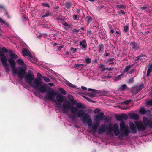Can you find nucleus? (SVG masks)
<instances>
[{"label": "nucleus", "mask_w": 152, "mask_h": 152, "mask_svg": "<svg viewBox=\"0 0 152 152\" xmlns=\"http://www.w3.org/2000/svg\"><path fill=\"white\" fill-rule=\"evenodd\" d=\"M42 5L44 7H47L48 8H50V5L46 3H42Z\"/></svg>", "instance_id": "nucleus-29"}, {"label": "nucleus", "mask_w": 152, "mask_h": 152, "mask_svg": "<svg viewBox=\"0 0 152 152\" xmlns=\"http://www.w3.org/2000/svg\"><path fill=\"white\" fill-rule=\"evenodd\" d=\"M134 70H135L134 69H132L128 72V73L129 74H132L134 72Z\"/></svg>", "instance_id": "nucleus-45"}, {"label": "nucleus", "mask_w": 152, "mask_h": 152, "mask_svg": "<svg viewBox=\"0 0 152 152\" xmlns=\"http://www.w3.org/2000/svg\"><path fill=\"white\" fill-rule=\"evenodd\" d=\"M118 13L119 14H124L125 12L124 11L120 10L118 12Z\"/></svg>", "instance_id": "nucleus-48"}, {"label": "nucleus", "mask_w": 152, "mask_h": 152, "mask_svg": "<svg viewBox=\"0 0 152 152\" xmlns=\"http://www.w3.org/2000/svg\"><path fill=\"white\" fill-rule=\"evenodd\" d=\"M146 104L147 105L152 106V100L147 102L146 103Z\"/></svg>", "instance_id": "nucleus-44"}, {"label": "nucleus", "mask_w": 152, "mask_h": 152, "mask_svg": "<svg viewBox=\"0 0 152 152\" xmlns=\"http://www.w3.org/2000/svg\"><path fill=\"white\" fill-rule=\"evenodd\" d=\"M114 60V58H110V59H109L108 60V62H111V61H113Z\"/></svg>", "instance_id": "nucleus-55"}, {"label": "nucleus", "mask_w": 152, "mask_h": 152, "mask_svg": "<svg viewBox=\"0 0 152 152\" xmlns=\"http://www.w3.org/2000/svg\"><path fill=\"white\" fill-rule=\"evenodd\" d=\"M59 90L60 92V93L62 94H64V95L66 94V91L64 90L63 89V88H60L59 89Z\"/></svg>", "instance_id": "nucleus-23"}, {"label": "nucleus", "mask_w": 152, "mask_h": 152, "mask_svg": "<svg viewBox=\"0 0 152 152\" xmlns=\"http://www.w3.org/2000/svg\"><path fill=\"white\" fill-rule=\"evenodd\" d=\"M139 112L141 115L142 114V107L140 108Z\"/></svg>", "instance_id": "nucleus-52"}, {"label": "nucleus", "mask_w": 152, "mask_h": 152, "mask_svg": "<svg viewBox=\"0 0 152 152\" xmlns=\"http://www.w3.org/2000/svg\"><path fill=\"white\" fill-rule=\"evenodd\" d=\"M81 88L82 89L84 90H87V88L86 87L84 86H81Z\"/></svg>", "instance_id": "nucleus-53"}, {"label": "nucleus", "mask_w": 152, "mask_h": 152, "mask_svg": "<svg viewBox=\"0 0 152 152\" xmlns=\"http://www.w3.org/2000/svg\"><path fill=\"white\" fill-rule=\"evenodd\" d=\"M17 62L18 64L22 66H21L23 67V68H24V67L25 66L26 69V66L24 62L21 59H18L17 61Z\"/></svg>", "instance_id": "nucleus-16"}, {"label": "nucleus", "mask_w": 152, "mask_h": 152, "mask_svg": "<svg viewBox=\"0 0 152 152\" xmlns=\"http://www.w3.org/2000/svg\"><path fill=\"white\" fill-rule=\"evenodd\" d=\"M107 76H102V78L103 79H106L107 78H106Z\"/></svg>", "instance_id": "nucleus-63"}, {"label": "nucleus", "mask_w": 152, "mask_h": 152, "mask_svg": "<svg viewBox=\"0 0 152 152\" xmlns=\"http://www.w3.org/2000/svg\"><path fill=\"white\" fill-rule=\"evenodd\" d=\"M87 21L89 23L92 20V18L91 16H88L86 17Z\"/></svg>", "instance_id": "nucleus-31"}, {"label": "nucleus", "mask_w": 152, "mask_h": 152, "mask_svg": "<svg viewBox=\"0 0 152 152\" xmlns=\"http://www.w3.org/2000/svg\"><path fill=\"white\" fill-rule=\"evenodd\" d=\"M57 20H58L60 21V22H63L64 21V20L62 18H57Z\"/></svg>", "instance_id": "nucleus-43"}, {"label": "nucleus", "mask_w": 152, "mask_h": 152, "mask_svg": "<svg viewBox=\"0 0 152 152\" xmlns=\"http://www.w3.org/2000/svg\"><path fill=\"white\" fill-rule=\"evenodd\" d=\"M37 76L38 79L39 80H41L43 78L42 75L39 73H37Z\"/></svg>", "instance_id": "nucleus-24"}, {"label": "nucleus", "mask_w": 152, "mask_h": 152, "mask_svg": "<svg viewBox=\"0 0 152 152\" xmlns=\"http://www.w3.org/2000/svg\"><path fill=\"white\" fill-rule=\"evenodd\" d=\"M88 95L91 97H94L95 96V94H92L89 93L88 94Z\"/></svg>", "instance_id": "nucleus-50"}, {"label": "nucleus", "mask_w": 152, "mask_h": 152, "mask_svg": "<svg viewBox=\"0 0 152 152\" xmlns=\"http://www.w3.org/2000/svg\"><path fill=\"white\" fill-rule=\"evenodd\" d=\"M98 51L99 53H102L104 51V46L102 44L99 45L98 47Z\"/></svg>", "instance_id": "nucleus-15"}, {"label": "nucleus", "mask_w": 152, "mask_h": 152, "mask_svg": "<svg viewBox=\"0 0 152 152\" xmlns=\"http://www.w3.org/2000/svg\"><path fill=\"white\" fill-rule=\"evenodd\" d=\"M121 108L122 109H124V110H126V109H127V108L126 106V107L124 106V107H121Z\"/></svg>", "instance_id": "nucleus-62"}, {"label": "nucleus", "mask_w": 152, "mask_h": 152, "mask_svg": "<svg viewBox=\"0 0 152 152\" xmlns=\"http://www.w3.org/2000/svg\"><path fill=\"white\" fill-rule=\"evenodd\" d=\"M69 102H64L61 107L62 110L64 113L67 114L69 109H70L72 114L68 115L69 117L71 120L75 119L76 115L78 118H81L83 123L85 124L86 123L89 129L92 131L93 135L95 134L97 132L99 134H102L104 132L108 130V128L105 124H101L99 126L96 124L92 125V119L90 116L87 113L84 114L85 111L83 109H78L75 107L72 106L69 107Z\"/></svg>", "instance_id": "nucleus-2"}, {"label": "nucleus", "mask_w": 152, "mask_h": 152, "mask_svg": "<svg viewBox=\"0 0 152 152\" xmlns=\"http://www.w3.org/2000/svg\"><path fill=\"white\" fill-rule=\"evenodd\" d=\"M2 50L5 53H7L8 52V50L7 49L4 47H3L2 49Z\"/></svg>", "instance_id": "nucleus-41"}, {"label": "nucleus", "mask_w": 152, "mask_h": 152, "mask_svg": "<svg viewBox=\"0 0 152 152\" xmlns=\"http://www.w3.org/2000/svg\"><path fill=\"white\" fill-rule=\"evenodd\" d=\"M143 124L148 126L150 128H152V121L148 120L145 117H143Z\"/></svg>", "instance_id": "nucleus-10"}, {"label": "nucleus", "mask_w": 152, "mask_h": 152, "mask_svg": "<svg viewBox=\"0 0 152 152\" xmlns=\"http://www.w3.org/2000/svg\"><path fill=\"white\" fill-rule=\"evenodd\" d=\"M79 44L81 47V48L86 49L87 47V45L86 40L83 39L80 41L79 42Z\"/></svg>", "instance_id": "nucleus-12"}, {"label": "nucleus", "mask_w": 152, "mask_h": 152, "mask_svg": "<svg viewBox=\"0 0 152 152\" xmlns=\"http://www.w3.org/2000/svg\"><path fill=\"white\" fill-rule=\"evenodd\" d=\"M127 88V86L126 84H123L119 88V90L120 91H123L125 90Z\"/></svg>", "instance_id": "nucleus-21"}, {"label": "nucleus", "mask_w": 152, "mask_h": 152, "mask_svg": "<svg viewBox=\"0 0 152 152\" xmlns=\"http://www.w3.org/2000/svg\"><path fill=\"white\" fill-rule=\"evenodd\" d=\"M101 111V110L99 108H96L94 110V112L95 113H99Z\"/></svg>", "instance_id": "nucleus-34"}, {"label": "nucleus", "mask_w": 152, "mask_h": 152, "mask_svg": "<svg viewBox=\"0 0 152 152\" xmlns=\"http://www.w3.org/2000/svg\"><path fill=\"white\" fill-rule=\"evenodd\" d=\"M74 102H76L77 103V107L78 108H86L85 106H83V104L80 103L79 102H77L76 101H75Z\"/></svg>", "instance_id": "nucleus-18"}, {"label": "nucleus", "mask_w": 152, "mask_h": 152, "mask_svg": "<svg viewBox=\"0 0 152 152\" xmlns=\"http://www.w3.org/2000/svg\"><path fill=\"white\" fill-rule=\"evenodd\" d=\"M78 18V16L77 15H73V18L74 20H77V18Z\"/></svg>", "instance_id": "nucleus-47"}, {"label": "nucleus", "mask_w": 152, "mask_h": 152, "mask_svg": "<svg viewBox=\"0 0 152 152\" xmlns=\"http://www.w3.org/2000/svg\"><path fill=\"white\" fill-rule=\"evenodd\" d=\"M72 4V3L67 2L66 4V7L67 9H69L71 7Z\"/></svg>", "instance_id": "nucleus-27"}, {"label": "nucleus", "mask_w": 152, "mask_h": 152, "mask_svg": "<svg viewBox=\"0 0 152 152\" xmlns=\"http://www.w3.org/2000/svg\"><path fill=\"white\" fill-rule=\"evenodd\" d=\"M112 130L110 127H109V131L107 132V134L110 135H112L113 133H112Z\"/></svg>", "instance_id": "nucleus-37"}, {"label": "nucleus", "mask_w": 152, "mask_h": 152, "mask_svg": "<svg viewBox=\"0 0 152 152\" xmlns=\"http://www.w3.org/2000/svg\"><path fill=\"white\" fill-rule=\"evenodd\" d=\"M61 23L63 25H64V26H67L69 27V28H70L71 27V26L70 25L68 24L66 22H64V21L63 22H62Z\"/></svg>", "instance_id": "nucleus-30"}, {"label": "nucleus", "mask_w": 152, "mask_h": 152, "mask_svg": "<svg viewBox=\"0 0 152 152\" xmlns=\"http://www.w3.org/2000/svg\"><path fill=\"white\" fill-rule=\"evenodd\" d=\"M68 98L69 100L71 101H72L74 100V99L73 96L71 95H69L68 96Z\"/></svg>", "instance_id": "nucleus-28"}, {"label": "nucleus", "mask_w": 152, "mask_h": 152, "mask_svg": "<svg viewBox=\"0 0 152 152\" xmlns=\"http://www.w3.org/2000/svg\"><path fill=\"white\" fill-rule=\"evenodd\" d=\"M129 126L132 132L133 133H135L137 132V127L139 131H141L142 129V123L136 121L135 124L131 121H129Z\"/></svg>", "instance_id": "nucleus-5"}, {"label": "nucleus", "mask_w": 152, "mask_h": 152, "mask_svg": "<svg viewBox=\"0 0 152 152\" xmlns=\"http://www.w3.org/2000/svg\"><path fill=\"white\" fill-rule=\"evenodd\" d=\"M107 69V68H104V67H103V68H102L101 69V71L102 72V71H104L106 69Z\"/></svg>", "instance_id": "nucleus-56"}, {"label": "nucleus", "mask_w": 152, "mask_h": 152, "mask_svg": "<svg viewBox=\"0 0 152 152\" xmlns=\"http://www.w3.org/2000/svg\"><path fill=\"white\" fill-rule=\"evenodd\" d=\"M70 50L71 51H72L73 53H74L76 52L77 49L76 48H71L70 49Z\"/></svg>", "instance_id": "nucleus-38"}, {"label": "nucleus", "mask_w": 152, "mask_h": 152, "mask_svg": "<svg viewBox=\"0 0 152 152\" xmlns=\"http://www.w3.org/2000/svg\"><path fill=\"white\" fill-rule=\"evenodd\" d=\"M104 67V65L103 64H101L99 66V68H103Z\"/></svg>", "instance_id": "nucleus-54"}, {"label": "nucleus", "mask_w": 152, "mask_h": 152, "mask_svg": "<svg viewBox=\"0 0 152 152\" xmlns=\"http://www.w3.org/2000/svg\"><path fill=\"white\" fill-rule=\"evenodd\" d=\"M126 7V6L123 5H117L116 8L117 9H123Z\"/></svg>", "instance_id": "nucleus-26"}, {"label": "nucleus", "mask_w": 152, "mask_h": 152, "mask_svg": "<svg viewBox=\"0 0 152 152\" xmlns=\"http://www.w3.org/2000/svg\"><path fill=\"white\" fill-rule=\"evenodd\" d=\"M131 100H126L123 102V103L126 104H128L131 101Z\"/></svg>", "instance_id": "nucleus-46"}, {"label": "nucleus", "mask_w": 152, "mask_h": 152, "mask_svg": "<svg viewBox=\"0 0 152 152\" xmlns=\"http://www.w3.org/2000/svg\"><path fill=\"white\" fill-rule=\"evenodd\" d=\"M113 69V68H107V69H108V70L109 71H111Z\"/></svg>", "instance_id": "nucleus-59"}, {"label": "nucleus", "mask_w": 152, "mask_h": 152, "mask_svg": "<svg viewBox=\"0 0 152 152\" xmlns=\"http://www.w3.org/2000/svg\"><path fill=\"white\" fill-rule=\"evenodd\" d=\"M87 33L88 34H91V30H87Z\"/></svg>", "instance_id": "nucleus-61"}, {"label": "nucleus", "mask_w": 152, "mask_h": 152, "mask_svg": "<svg viewBox=\"0 0 152 152\" xmlns=\"http://www.w3.org/2000/svg\"><path fill=\"white\" fill-rule=\"evenodd\" d=\"M123 75V74H121L119 75H118L114 79V80L115 81H116L119 80L121 78L122 76Z\"/></svg>", "instance_id": "nucleus-22"}, {"label": "nucleus", "mask_w": 152, "mask_h": 152, "mask_svg": "<svg viewBox=\"0 0 152 152\" xmlns=\"http://www.w3.org/2000/svg\"><path fill=\"white\" fill-rule=\"evenodd\" d=\"M42 79L46 82H48L50 81L49 78L47 77L43 76Z\"/></svg>", "instance_id": "nucleus-33"}, {"label": "nucleus", "mask_w": 152, "mask_h": 152, "mask_svg": "<svg viewBox=\"0 0 152 152\" xmlns=\"http://www.w3.org/2000/svg\"><path fill=\"white\" fill-rule=\"evenodd\" d=\"M128 27L127 26H125L124 28V31L126 33L128 31Z\"/></svg>", "instance_id": "nucleus-35"}, {"label": "nucleus", "mask_w": 152, "mask_h": 152, "mask_svg": "<svg viewBox=\"0 0 152 152\" xmlns=\"http://www.w3.org/2000/svg\"><path fill=\"white\" fill-rule=\"evenodd\" d=\"M0 23H4V22L3 20V19L1 18H0Z\"/></svg>", "instance_id": "nucleus-57"}, {"label": "nucleus", "mask_w": 152, "mask_h": 152, "mask_svg": "<svg viewBox=\"0 0 152 152\" xmlns=\"http://www.w3.org/2000/svg\"><path fill=\"white\" fill-rule=\"evenodd\" d=\"M106 78L108 79H110L112 78V76L111 75H108L106 77Z\"/></svg>", "instance_id": "nucleus-58"}, {"label": "nucleus", "mask_w": 152, "mask_h": 152, "mask_svg": "<svg viewBox=\"0 0 152 152\" xmlns=\"http://www.w3.org/2000/svg\"><path fill=\"white\" fill-rule=\"evenodd\" d=\"M134 81V79L133 78H132L129 79L128 81L129 83H133Z\"/></svg>", "instance_id": "nucleus-32"}, {"label": "nucleus", "mask_w": 152, "mask_h": 152, "mask_svg": "<svg viewBox=\"0 0 152 152\" xmlns=\"http://www.w3.org/2000/svg\"><path fill=\"white\" fill-rule=\"evenodd\" d=\"M88 91H92V92H94V91H97V90H94L91 88H89L88 89Z\"/></svg>", "instance_id": "nucleus-49"}, {"label": "nucleus", "mask_w": 152, "mask_h": 152, "mask_svg": "<svg viewBox=\"0 0 152 152\" xmlns=\"http://www.w3.org/2000/svg\"><path fill=\"white\" fill-rule=\"evenodd\" d=\"M79 31L78 30H77L75 28H74L73 29V31L74 32H75V33H78L79 32Z\"/></svg>", "instance_id": "nucleus-51"}, {"label": "nucleus", "mask_w": 152, "mask_h": 152, "mask_svg": "<svg viewBox=\"0 0 152 152\" xmlns=\"http://www.w3.org/2000/svg\"><path fill=\"white\" fill-rule=\"evenodd\" d=\"M133 64H132L131 65H129L126 66L123 71L124 73H126L127 71H128V70H129L133 66Z\"/></svg>", "instance_id": "nucleus-17"}, {"label": "nucleus", "mask_w": 152, "mask_h": 152, "mask_svg": "<svg viewBox=\"0 0 152 152\" xmlns=\"http://www.w3.org/2000/svg\"><path fill=\"white\" fill-rule=\"evenodd\" d=\"M91 59L90 58H87L85 59V61L86 63H89L91 62Z\"/></svg>", "instance_id": "nucleus-42"}, {"label": "nucleus", "mask_w": 152, "mask_h": 152, "mask_svg": "<svg viewBox=\"0 0 152 152\" xmlns=\"http://www.w3.org/2000/svg\"><path fill=\"white\" fill-rule=\"evenodd\" d=\"M84 65V64H75V67L78 68L80 67H83Z\"/></svg>", "instance_id": "nucleus-25"}, {"label": "nucleus", "mask_w": 152, "mask_h": 152, "mask_svg": "<svg viewBox=\"0 0 152 152\" xmlns=\"http://www.w3.org/2000/svg\"><path fill=\"white\" fill-rule=\"evenodd\" d=\"M0 59L5 68L6 72H8L10 71V68L8 66V64L7 63V59L4 54L1 51H0Z\"/></svg>", "instance_id": "nucleus-6"}, {"label": "nucleus", "mask_w": 152, "mask_h": 152, "mask_svg": "<svg viewBox=\"0 0 152 152\" xmlns=\"http://www.w3.org/2000/svg\"><path fill=\"white\" fill-rule=\"evenodd\" d=\"M25 76L23 78H24L25 82L31 86L35 89L37 91H40L42 93L46 92L47 94L44 97L48 100L54 102L58 105L56 106V110L59 111L61 108V106L62 103L65 99L61 94L56 95L54 90L49 87L47 89L46 87V84L43 85L42 82L39 81L38 79H35L33 73L31 70H29L28 73L25 72Z\"/></svg>", "instance_id": "nucleus-1"}, {"label": "nucleus", "mask_w": 152, "mask_h": 152, "mask_svg": "<svg viewBox=\"0 0 152 152\" xmlns=\"http://www.w3.org/2000/svg\"><path fill=\"white\" fill-rule=\"evenodd\" d=\"M65 83L68 86L71 88H76V86L72 84V83H70L67 80H66Z\"/></svg>", "instance_id": "nucleus-19"}, {"label": "nucleus", "mask_w": 152, "mask_h": 152, "mask_svg": "<svg viewBox=\"0 0 152 152\" xmlns=\"http://www.w3.org/2000/svg\"><path fill=\"white\" fill-rule=\"evenodd\" d=\"M152 71V64H151L148 69L147 73V76H148L150 73Z\"/></svg>", "instance_id": "nucleus-20"}, {"label": "nucleus", "mask_w": 152, "mask_h": 152, "mask_svg": "<svg viewBox=\"0 0 152 152\" xmlns=\"http://www.w3.org/2000/svg\"><path fill=\"white\" fill-rule=\"evenodd\" d=\"M130 45L132 48L135 50H137L139 48V46L134 42H132L130 43Z\"/></svg>", "instance_id": "nucleus-14"}, {"label": "nucleus", "mask_w": 152, "mask_h": 152, "mask_svg": "<svg viewBox=\"0 0 152 152\" xmlns=\"http://www.w3.org/2000/svg\"><path fill=\"white\" fill-rule=\"evenodd\" d=\"M47 13L42 16V17L44 18L48 17L50 15L49 11H47Z\"/></svg>", "instance_id": "nucleus-36"}, {"label": "nucleus", "mask_w": 152, "mask_h": 152, "mask_svg": "<svg viewBox=\"0 0 152 152\" xmlns=\"http://www.w3.org/2000/svg\"><path fill=\"white\" fill-rule=\"evenodd\" d=\"M84 97L86 99H87L88 101H89V102H95V101H94L88 98L87 97L85 96H84Z\"/></svg>", "instance_id": "nucleus-40"}, {"label": "nucleus", "mask_w": 152, "mask_h": 152, "mask_svg": "<svg viewBox=\"0 0 152 152\" xmlns=\"http://www.w3.org/2000/svg\"><path fill=\"white\" fill-rule=\"evenodd\" d=\"M142 84H141L139 86L137 85L132 87L130 89V92L134 94H136L139 92L142 88Z\"/></svg>", "instance_id": "nucleus-8"}, {"label": "nucleus", "mask_w": 152, "mask_h": 152, "mask_svg": "<svg viewBox=\"0 0 152 152\" xmlns=\"http://www.w3.org/2000/svg\"><path fill=\"white\" fill-rule=\"evenodd\" d=\"M95 118L97 120H107V117L105 116H101V115H98L96 116Z\"/></svg>", "instance_id": "nucleus-13"}, {"label": "nucleus", "mask_w": 152, "mask_h": 152, "mask_svg": "<svg viewBox=\"0 0 152 152\" xmlns=\"http://www.w3.org/2000/svg\"><path fill=\"white\" fill-rule=\"evenodd\" d=\"M120 130L121 133L119 129L118 126L116 124H114L113 126L112 130L113 131L116 136L119 135V138H123L124 136L126 137L129 134L130 132L127 125H126L124 121H122L120 124Z\"/></svg>", "instance_id": "nucleus-4"}, {"label": "nucleus", "mask_w": 152, "mask_h": 152, "mask_svg": "<svg viewBox=\"0 0 152 152\" xmlns=\"http://www.w3.org/2000/svg\"><path fill=\"white\" fill-rule=\"evenodd\" d=\"M142 55H141L138 56L136 58V61H139L140 60H141L142 58H141L142 57Z\"/></svg>", "instance_id": "nucleus-39"}, {"label": "nucleus", "mask_w": 152, "mask_h": 152, "mask_svg": "<svg viewBox=\"0 0 152 152\" xmlns=\"http://www.w3.org/2000/svg\"><path fill=\"white\" fill-rule=\"evenodd\" d=\"M99 114L100 115H101V116H104V113L103 112H101Z\"/></svg>", "instance_id": "nucleus-64"}, {"label": "nucleus", "mask_w": 152, "mask_h": 152, "mask_svg": "<svg viewBox=\"0 0 152 152\" xmlns=\"http://www.w3.org/2000/svg\"><path fill=\"white\" fill-rule=\"evenodd\" d=\"M115 118L118 121H121L123 120H127L128 118V116L126 114H122L121 115H116Z\"/></svg>", "instance_id": "nucleus-9"}, {"label": "nucleus", "mask_w": 152, "mask_h": 152, "mask_svg": "<svg viewBox=\"0 0 152 152\" xmlns=\"http://www.w3.org/2000/svg\"><path fill=\"white\" fill-rule=\"evenodd\" d=\"M128 117L130 119H133L137 120L139 119V115L136 113H131L129 114Z\"/></svg>", "instance_id": "nucleus-11"}, {"label": "nucleus", "mask_w": 152, "mask_h": 152, "mask_svg": "<svg viewBox=\"0 0 152 152\" xmlns=\"http://www.w3.org/2000/svg\"><path fill=\"white\" fill-rule=\"evenodd\" d=\"M9 53L11 58L8 60V61L11 67L13 72L18 75V77L19 78V81H20V79H23L25 76L26 67L25 66H24V68H23L22 66H20L16 68V62L14 59L17 58L18 56L16 55L13 53L12 50L9 51Z\"/></svg>", "instance_id": "nucleus-3"}, {"label": "nucleus", "mask_w": 152, "mask_h": 152, "mask_svg": "<svg viewBox=\"0 0 152 152\" xmlns=\"http://www.w3.org/2000/svg\"><path fill=\"white\" fill-rule=\"evenodd\" d=\"M48 84L50 86H54V84L52 83H48Z\"/></svg>", "instance_id": "nucleus-60"}, {"label": "nucleus", "mask_w": 152, "mask_h": 152, "mask_svg": "<svg viewBox=\"0 0 152 152\" xmlns=\"http://www.w3.org/2000/svg\"><path fill=\"white\" fill-rule=\"evenodd\" d=\"M22 53L24 56H28L31 58L36 62L38 61V59L37 58H35L34 56L31 55L29 50L27 49H23L22 51Z\"/></svg>", "instance_id": "nucleus-7"}]
</instances>
